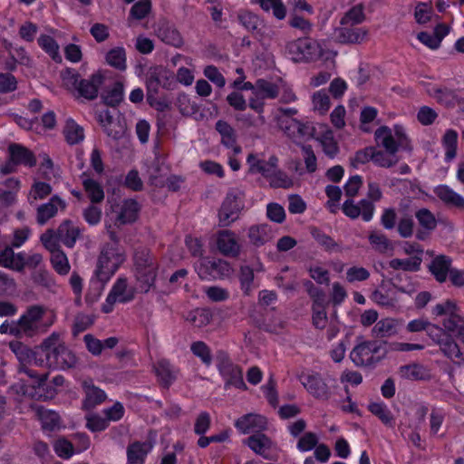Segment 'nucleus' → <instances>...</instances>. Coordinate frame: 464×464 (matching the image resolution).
<instances>
[{"mask_svg": "<svg viewBox=\"0 0 464 464\" xmlns=\"http://www.w3.org/2000/svg\"><path fill=\"white\" fill-rule=\"evenodd\" d=\"M21 366L19 372L24 373L28 380H21L12 389L17 393L37 400H48L54 396L55 391L46 386L48 373H38L29 366L47 370H66L77 363L76 355L67 347L63 336L53 332L34 349L20 342L9 344Z\"/></svg>", "mask_w": 464, "mask_h": 464, "instance_id": "1", "label": "nucleus"}, {"mask_svg": "<svg viewBox=\"0 0 464 464\" xmlns=\"http://www.w3.org/2000/svg\"><path fill=\"white\" fill-rule=\"evenodd\" d=\"M105 227L111 242L105 244L102 247L97 258L93 277L91 281L99 295L104 288V285L126 261V252L118 242L115 229L108 222H106Z\"/></svg>", "mask_w": 464, "mask_h": 464, "instance_id": "2", "label": "nucleus"}, {"mask_svg": "<svg viewBox=\"0 0 464 464\" xmlns=\"http://www.w3.org/2000/svg\"><path fill=\"white\" fill-rule=\"evenodd\" d=\"M56 316L53 310L33 305L20 317V325L24 336L33 337L45 333L55 322Z\"/></svg>", "mask_w": 464, "mask_h": 464, "instance_id": "3", "label": "nucleus"}, {"mask_svg": "<svg viewBox=\"0 0 464 464\" xmlns=\"http://www.w3.org/2000/svg\"><path fill=\"white\" fill-rule=\"evenodd\" d=\"M287 55L295 63L312 62L318 59L328 60L335 55L314 39L301 38L286 44Z\"/></svg>", "mask_w": 464, "mask_h": 464, "instance_id": "4", "label": "nucleus"}, {"mask_svg": "<svg viewBox=\"0 0 464 464\" xmlns=\"http://www.w3.org/2000/svg\"><path fill=\"white\" fill-rule=\"evenodd\" d=\"M158 272V264L150 252L138 253L135 256V278L137 287L147 293L154 285Z\"/></svg>", "mask_w": 464, "mask_h": 464, "instance_id": "5", "label": "nucleus"}, {"mask_svg": "<svg viewBox=\"0 0 464 464\" xmlns=\"http://www.w3.org/2000/svg\"><path fill=\"white\" fill-rule=\"evenodd\" d=\"M376 143L387 151L397 153L400 148L408 144V136L402 125L382 126L374 133Z\"/></svg>", "mask_w": 464, "mask_h": 464, "instance_id": "6", "label": "nucleus"}, {"mask_svg": "<svg viewBox=\"0 0 464 464\" xmlns=\"http://www.w3.org/2000/svg\"><path fill=\"white\" fill-rule=\"evenodd\" d=\"M299 380L309 394L321 401L330 399L333 386L330 382H335L334 379H324L317 372H303L299 376Z\"/></svg>", "mask_w": 464, "mask_h": 464, "instance_id": "7", "label": "nucleus"}, {"mask_svg": "<svg viewBox=\"0 0 464 464\" xmlns=\"http://www.w3.org/2000/svg\"><path fill=\"white\" fill-rule=\"evenodd\" d=\"M428 335L440 347L445 357L453 363L460 365L464 362V356L459 345L442 331L441 327L432 326L428 331Z\"/></svg>", "mask_w": 464, "mask_h": 464, "instance_id": "8", "label": "nucleus"}, {"mask_svg": "<svg viewBox=\"0 0 464 464\" xmlns=\"http://www.w3.org/2000/svg\"><path fill=\"white\" fill-rule=\"evenodd\" d=\"M135 294V287L129 284L126 277L120 276L113 284L102 309L104 313H111L115 303H128L134 299Z\"/></svg>", "mask_w": 464, "mask_h": 464, "instance_id": "9", "label": "nucleus"}, {"mask_svg": "<svg viewBox=\"0 0 464 464\" xmlns=\"http://www.w3.org/2000/svg\"><path fill=\"white\" fill-rule=\"evenodd\" d=\"M195 271L203 280H215L228 277L232 274L230 265L224 260L202 258L194 266Z\"/></svg>", "mask_w": 464, "mask_h": 464, "instance_id": "10", "label": "nucleus"}, {"mask_svg": "<svg viewBox=\"0 0 464 464\" xmlns=\"http://www.w3.org/2000/svg\"><path fill=\"white\" fill-rule=\"evenodd\" d=\"M304 286L313 299V324L318 329H324L326 327L328 323V317L325 310L327 303L325 295L321 289L315 287L311 281L307 280L304 283Z\"/></svg>", "mask_w": 464, "mask_h": 464, "instance_id": "11", "label": "nucleus"}, {"mask_svg": "<svg viewBox=\"0 0 464 464\" xmlns=\"http://www.w3.org/2000/svg\"><path fill=\"white\" fill-rule=\"evenodd\" d=\"M279 94V86L273 82L264 79L256 81V94L252 96L248 101L249 107L261 114L264 112L266 99H275Z\"/></svg>", "mask_w": 464, "mask_h": 464, "instance_id": "12", "label": "nucleus"}, {"mask_svg": "<svg viewBox=\"0 0 464 464\" xmlns=\"http://www.w3.org/2000/svg\"><path fill=\"white\" fill-rule=\"evenodd\" d=\"M244 208L243 197L240 192H230L227 195L218 213L221 226L227 227L238 218Z\"/></svg>", "mask_w": 464, "mask_h": 464, "instance_id": "13", "label": "nucleus"}, {"mask_svg": "<svg viewBox=\"0 0 464 464\" xmlns=\"http://www.w3.org/2000/svg\"><path fill=\"white\" fill-rule=\"evenodd\" d=\"M356 159L361 162L372 160L376 165L389 168L397 162L396 153L379 150L373 147H368L356 154Z\"/></svg>", "mask_w": 464, "mask_h": 464, "instance_id": "14", "label": "nucleus"}, {"mask_svg": "<svg viewBox=\"0 0 464 464\" xmlns=\"http://www.w3.org/2000/svg\"><path fill=\"white\" fill-rule=\"evenodd\" d=\"M398 291L405 292L402 288L396 289L395 285L382 281L379 288L371 295V300L383 307H393L398 302Z\"/></svg>", "mask_w": 464, "mask_h": 464, "instance_id": "15", "label": "nucleus"}, {"mask_svg": "<svg viewBox=\"0 0 464 464\" xmlns=\"http://www.w3.org/2000/svg\"><path fill=\"white\" fill-rule=\"evenodd\" d=\"M379 351L375 343L363 342L356 345L350 353V358L357 366H367L374 362V355Z\"/></svg>", "mask_w": 464, "mask_h": 464, "instance_id": "16", "label": "nucleus"}, {"mask_svg": "<svg viewBox=\"0 0 464 464\" xmlns=\"http://www.w3.org/2000/svg\"><path fill=\"white\" fill-rule=\"evenodd\" d=\"M235 426L240 433L249 434L256 432V434L266 429V419L259 414L248 413L238 418Z\"/></svg>", "mask_w": 464, "mask_h": 464, "instance_id": "17", "label": "nucleus"}, {"mask_svg": "<svg viewBox=\"0 0 464 464\" xmlns=\"http://www.w3.org/2000/svg\"><path fill=\"white\" fill-rule=\"evenodd\" d=\"M276 121L279 128L295 140H298L310 133L309 126L294 117L277 118Z\"/></svg>", "mask_w": 464, "mask_h": 464, "instance_id": "18", "label": "nucleus"}, {"mask_svg": "<svg viewBox=\"0 0 464 464\" xmlns=\"http://www.w3.org/2000/svg\"><path fill=\"white\" fill-rule=\"evenodd\" d=\"M343 211L351 218L362 216L364 221L369 222L373 217L374 205L367 199H362L358 204L353 200H346L343 205Z\"/></svg>", "mask_w": 464, "mask_h": 464, "instance_id": "19", "label": "nucleus"}, {"mask_svg": "<svg viewBox=\"0 0 464 464\" xmlns=\"http://www.w3.org/2000/svg\"><path fill=\"white\" fill-rule=\"evenodd\" d=\"M367 36V29L354 25H341L334 30L335 39L342 44H361Z\"/></svg>", "mask_w": 464, "mask_h": 464, "instance_id": "20", "label": "nucleus"}, {"mask_svg": "<svg viewBox=\"0 0 464 464\" xmlns=\"http://www.w3.org/2000/svg\"><path fill=\"white\" fill-rule=\"evenodd\" d=\"M116 214V222L120 225L134 222L140 211V206L133 199L123 200L112 207Z\"/></svg>", "mask_w": 464, "mask_h": 464, "instance_id": "21", "label": "nucleus"}, {"mask_svg": "<svg viewBox=\"0 0 464 464\" xmlns=\"http://www.w3.org/2000/svg\"><path fill=\"white\" fill-rule=\"evenodd\" d=\"M215 242L218 251L225 256H235L239 253L240 245L236 234L230 230L217 233Z\"/></svg>", "mask_w": 464, "mask_h": 464, "instance_id": "22", "label": "nucleus"}, {"mask_svg": "<svg viewBox=\"0 0 464 464\" xmlns=\"http://www.w3.org/2000/svg\"><path fill=\"white\" fill-rule=\"evenodd\" d=\"M218 370L226 381V386H234L241 390L246 389L240 367L226 361L218 365Z\"/></svg>", "mask_w": 464, "mask_h": 464, "instance_id": "23", "label": "nucleus"}, {"mask_svg": "<svg viewBox=\"0 0 464 464\" xmlns=\"http://www.w3.org/2000/svg\"><path fill=\"white\" fill-rule=\"evenodd\" d=\"M246 162L251 173H259L266 178L268 175L273 174L275 168L277 167L278 160L276 156H270L267 160H265L258 154H249Z\"/></svg>", "mask_w": 464, "mask_h": 464, "instance_id": "24", "label": "nucleus"}, {"mask_svg": "<svg viewBox=\"0 0 464 464\" xmlns=\"http://www.w3.org/2000/svg\"><path fill=\"white\" fill-rule=\"evenodd\" d=\"M314 131L316 140L321 144L325 155L330 158L335 157L339 150L333 130L327 125L321 124L314 129Z\"/></svg>", "mask_w": 464, "mask_h": 464, "instance_id": "25", "label": "nucleus"}, {"mask_svg": "<svg viewBox=\"0 0 464 464\" xmlns=\"http://www.w3.org/2000/svg\"><path fill=\"white\" fill-rule=\"evenodd\" d=\"M0 266L22 272L24 269V252L14 253L12 247L0 250Z\"/></svg>", "mask_w": 464, "mask_h": 464, "instance_id": "26", "label": "nucleus"}, {"mask_svg": "<svg viewBox=\"0 0 464 464\" xmlns=\"http://www.w3.org/2000/svg\"><path fill=\"white\" fill-rule=\"evenodd\" d=\"M247 236L252 245L260 246L274 238L275 230L268 224L253 225L248 228Z\"/></svg>", "mask_w": 464, "mask_h": 464, "instance_id": "27", "label": "nucleus"}, {"mask_svg": "<svg viewBox=\"0 0 464 464\" xmlns=\"http://www.w3.org/2000/svg\"><path fill=\"white\" fill-rule=\"evenodd\" d=\"M65 202L57 196L52 197L49 202L41 205L37 208V222L40 225L45 224L50 218H53L59 210L65 208Z\"/></svg>", "mask_w": 464, "mask_h": 464, "instance_id": "28", "label": "nucleus"}, {"mask_svg": "<svg viewBox=\"0 0 464 464\" xmlns=\"http://www.w3.org/2000/svg\"><path fill=\"white\" fill-rule=\"evenodd\" d=\"M80 235V227L69 220L63 222L57 229L58 240L67 247H73Z\"/></svg>", "mask_w": 464, "mask_h": 464, "instance_id": "29", "label": "nucleus"}, {"mask_svg": "<svg viewBox=\"0 0 464 464\" xmlns=\"http://www.w3.org/2000/svg\"><path fill=\"white\" fill-rule=\"evenodd\" d=\"M216 130L221 136V143L227 149L232 150L234 155L241 153V147L237 144L234 129L226 121H218L216 123Z\"/></svg>", "mask_w": 464, "mask_h": 464, "instance_id": "30", "label": "nucleus"}, {"mask_svg": "<svg viewBox=\"0 0 464 464\" xmlns=\"http://www.w3.org/2000/svg\"><path fill=\"white\" fill-rule=\"evenodd\" d=\"M9 157L16 163V165H24L33 167L36 164L34 153L25 147L13 143L8 147Z\"/></svg>", "mask_w": 464, "mask_h": 464, "instance_id": "31", "label": "nucleus"}, {"mask_svg": "<svg viewBox=\"0 0 464 464\" xmlns=\"http://www.w3.org/2000/svg\"><path fill=\"white\" fill-rule=\"evenodd\" d=\"M256 454L261 455L264 458L268 457V451L273 448L272 440L263 433H257L250 436L244 440Z\"/></svg>", "mask_w": 464, "mask_h": 464, "instance_id": "32", "label": "nucleus"}, {"mask_svg": "<svg viewBox=\"0 0 464 464\" xmlns=\"http://www.w3.org/2000/svg\"><path fill=\"white\" fill-rule=\"evenodd\" d=\"M179 59H183L186 64L189 67H179L176 72V79L180 84L184 86H190L195 81V66L193 64V60L189 57H182L181 55H177L173 58V63L177 64Z\"/></svg>", "mask_w": 464, "mask_h": 464, "instance_id": "33", "label": "nucleus"}, {"mask_svg": "<svg viewBox=\"0 0 464 464\" xmlns=\"http://www.w3.org/2000/svg\"><path fill=\"white\" fill-rule=\"evenodd\" d=\"M451 260L450 257L440 255L436 256L430 265V271L440 283L445 282L450 269Z\"/></svg>", "mask_w": 464, "mask_h": 464, "instance_id": "34", "label": "nucleus"}, {"mask_svg": "<svg viewBox=\"0 0 464 464\" xmlns=\"http://www.w3.org/2000/svg\"><path fill=\"white\" fill-rule=\"evenodd\" d=\"M83 390L85 392V399L82 405L86 410L94 408L106 399L105 392L91 382H84Z\"/></svg>", "mask_w": 464, "mask_h": 464, "instance_id": "35", "label": "nucleus"}, {"mask_svg": "<svg viewBox=\"0 0 464 464\" xmlns=\"http://www.w3.org/2000/svg\"><path fill=\"white\" fill-rule=\"evenodd\" d=\"M442 325L443 328L441 329L445 334H452L459 341L464 343V318L459 314L458 312L445 318L442 321Z\"/></svg>", "mask_w": 464, "mask_h": 464, "instance_id": "36", "label": "nucleus"}, {"mask_svg": "<svg viewBox=\"0 0 464 464\" xmlns=\"http://www.w3.org/2000/svg\"><path fill=\"white\" fill-rule=\"evenodd\" d=\"M56 31L51 29L49 34H42L38 38V44L53 60L60 62L62 57L59 52V45L53 37Z\"/></svg>", "mask_w": 464, "mask_h": 464, "instance_id": "37", "label": "nucleus"}, {"mask_svg": "<svg viewBox=\"0 0 464 464\" xmlns=\"http://www.w3.org/2000/svg\"><path fill=\"white\" fill-rule=\"evenodd\" d=\"M102 82L100 75H92L89 79H81L77 87V92L80 96L89 100H92L98 95V88Z\"/></svg>", "mask_w": 464, "mask_h": 464, "instance_id": "38", "label": "nucleus"}, {"mask_svg": "<svg viewBox=\"0 0 464 464\" xmlns=\"http://www.w3.org/2000/svg\"><path fill=\"white\" fill-rule=\"evenodd\" d=\"M434 192L446 204L464 208V198L447 185L438 186Z\"/></svg>", "mask_w": 464, "mask_h": 464, "instance_id": "39", "label": "nucleus"}, {"mask_svg": "<svg viewBox=\"0 0 464 464\" xmlns=\"http://www.w3.org/2000/svg\"><path fill=\"white\" fill-rule=\"evenodd\" d=\"M34 411L44 430H53L60 426V418L55 411L40 406L36 407Z\"/></svg>", "mask_w": 464, "mask_h": 464, "instance_id": "40", "label": "nucleus"}, {"mask_svg": "<svg viewBox=\"0 0 464 464\" xmlns=\"http://www.w3.org/2000/svg\"><path fill=\"white\" fill-rule=\"evenodd\" d=\"M368 410L376 416L384 425L394 426V417L388 406L382 401H372L369 403Z\"/></svg>", "mask_w": 464, "mask_h": 464, "instance_id": "41", "label": "nucleus"}, {"mask_svg": "<svg viewBox=\"0 0 464 464\" xmlns=\"http://www.w3.org/2000/svg\"><path fill=\"white\" fill-rule=\"evenodd\" d=\"M63 135L66 141L71 144H77L83 140V129L77 124L72 119H68L63 128Z\"/></svg>", "mask_w": 464, "mask_h": 464, "instance_id": "42", "label": "nucleus"}, {"mask_svg": "<svg viewBox=\"0 0 464 464\" xmlns=\"http://www.w3.org/2000/svg\"><path fill=\"white\" fill-rule=\"evenodd\" d=\"M313 111L320 115H324L330 109L331 101L325 90L314 92L311 96Z\"/></svg>", "mask_w": 464, "mask_h": 464, "instance_id": "43", "label": "nucleus"}, {"mask_svg": "<svg viewBox=\"0 0 464 464\" xmlns=\"http://www.w3.org/2000/svg\"><path fill=\"white\" fill-rule=\"evenodd\" d=\"M422 258L419 256H413L409 258H394L389 262V266L394 270L418 271L420 267Z\"/></svg>", "mask_w": 464, "mask_h": 464, "instance_id": "44", "label": "nucleus"}, {"mask_svg": "<svg viewBox=\"0 0 464 464\" xmlns=\"http://www.w3.org/2000/svg\"><path fill=\"white\" fill-rule=\"evenodd\" d=\"M106 63L117 70H126V53L123 47L111 49L105 55Z\"/></svg>", "mask_w": 464, "mask_h": 464, "instance_id": "45", "label": "nucleus"}, {"mask_svg": "<svg viewBox=\"0 0 464 464\" xmlns=\"http://www.w3.org/2000/svg\"><path fill=\"white\" fill-rule=\"evenodd\" d=\"M398 324V320L384 318L376 323L372 328V332L378 337L391 336L397 334Z\"/></svg>", "mask_w": 464, "mask_h": 464, "instance_id": "46", "label": "nucleus"}, {"mask_svg": "<svg viewBox=\"0 0 464 464\" xmlns=\"http://www.w3.org/2000/svg\"><path fill=\"white\" fill-rule=\"evenodd\" d=\"M82 185L88 198L92 203H97L103 200L104 191L99 182L88 177H83Z\"/></svg>", "mask_w": 464, "mask_h": 464, "instance_id": "47", "label": "nucleus"}, {"mask_svg": "<svg viewBox=\"0 0 464 464\" xmlns=\"http://www.w3.org/2000/svg\"><path fill=\"white\" fill-rule=\"evenodd\" d=\"M365 20L364 7L358 4L349 9L341 19V25H356Z\"/></svg>", "mask_w": 464, "mask_h": 464, "instance_id": "48", "label": "nucleus"}, {"mask_svg": "<svg viewBox=\"0 0 464 464\" xmlns=\"http://www.w3.org/2000/svg\"><path fill=\"white\" fill-rule=\"evenodd\" d=\"M458 133L454 130H448L443 138L442 145L445 150V159L450 161L457 155Z\"/></svg>", "mask_w": 464, "mask_h": 464, "instance_id": "49", "label": "nucleus"}, {"mask_svg": "<svg viewBox=\"0 0 464 464\" xmlns=\"http://www.w3.org/2000/svg\"><path fill=\"white\" fill-rule=\"evenodd\" d=\"M152 445L149 442L133 443L128 449V459L130 463L142 461L144 457L151 450Z\"/></svg>", "mask_w": 464, "mask_h": 464, "instance_id": "50", "label": "nucleus"}, {"mask_svg": "<svg viewBox=\"0 0 464 464\" xmlns=\"http://www.w3.org/2000/svg\"><path fill=\"white\" fill-rule=\"evenodd\" d=\"M159 38L164 43L173 45L175 47H180L183 44V39L178 30L172 27H160L158 32Z\"/></svg>", "mask_w": 464, "mask_h": 464, "instance_id": "51", "label": "nucleus"}, {"mask_svg": "<svg viewBox=\"0 0 464 464\" xmlns=\"http://www.w3.org/2000/svg\"><path fill=\"white\" fill-rule=\"evenodd\" d=\"M187 320L193 326L201 328L209 324L211 320V313L208 309L197 308L188 313Z\"/></svg>", "mask_w": 464, "mask_h": 464, "instance_id": "52", "label": "nucleus"}, {"mask_svg": "<svg viewBox=\"0 0 464 464\" xmlns=\"http://www.w3.org/2000/svg\"><path fill=\"white\" fill-rule=\"evenodd\" d=\"M261 8L266 12H272L273 15L283 20L286 15V9L282 0H258Z\"/></svg>", "mask_w": 464, "mask_h": 464, "instance_id": "53", "label": "nucleus"}, {"mask_svg": "<svg viewBox=\"0 0 464 464\" xmlns=\"http://www.w3.org/2000/svg\"><path fill=\"white\" fill-rule=\"evenodd\" d=\"M155 372L164 385H169L175 379V371L166 360H160L156 363Z\"/></svg>", "mask_w": 464, "mask_h": 464, "instance_id": "54", "label": "nucleus"}, {"mask_svg": "<svg viewBox=\"0 0 464 464\" xmlns=\"http://www.w3.org/2000/svg\"><path fill=\"white\" fill-rule=\"evenodd\" d=\"M124 97V85L122 82H116L107 91L103 96L104 102L110 106L118 105Z\"/></svg>", "mask_w": 464, "mask_h": 464, "instance_id": "55", "label": "nucleus"}, {"mask_svg": "<svg viewBox=\"0 0 464 464\" xmlns=\"http://www.w3.org/2000/svg\"><path fill=\"white\" fill-rule=\"evenodd\" d=\"M52 192V188L48 183L36 181L33 184L29 195L28 201L33 204L36 200L43 199L49 196Z\"/></svg>", "mask_w": 464, "mask_h": 464, "instance_id": "56", "label": "nucleus"}, {"mask_svg": "<svg viewBox=\"0 0 464 464\" xmlns=\"http://www.w3.org/2000/svg\"><path fill=\"white\" fill-rule=\"evenodd\" d=\"M429 94L436 99L438 102L442 103L446 106H451L456 102L455 93L449 89H440L432 87L428 90Z\"/></svg>", "mask_w": 464, "mask_h": 464, "instance_id": "57", "label": "nucleus"}, {"mask_svg": "<svg viewBox=\"0 0 464 464\" xmlns=\"http://www.w3.org/2000/svg\"><path fill=\"white\" fill-rule=\"evenodd\" d=\"M51 254V262L55 271L60 275H67L70 271V264L66 255L60 249Z\"/></svg>", "mask_w": 464, "mask_h": 464, "instance_id": "58", "label": "nucleus"}, {"mask_svg": "<svg viewBox=\"0 0 464 464\" xmlns=\"http://www.w3.org/2000/svg\"><path fill=\"white\" fill-rule=\"evenodd\" d=\"M420 226L427 232L433 230L437 226V220L433 214L427 208H421L415 214Z\"/></svg>", "mask_w": 464, "mask_h": 464, "instance_id": "59", "label": "nucleus"}, {"mask_svg": "<svg viewBox=\"0 0 464 464\" xmlns=\"http://www.w3.org/2000/svg\"><path fill=\"white\" fill-rule=\"evenodd\" d=\"M168 72L164 68H155L152 72H150L146 85L148 92H157L160 84L161 83V78L167 75Z\"/></svg>", "mask_w": 464, "mask_h": 464, "instance_id": "60", "label": "nucleus"}, {"mask_svg": "<svg viewBox=\"0 0 464 464\" xmlns=\"http://www.w3.org/2000/svg\"><path fill=\"white\" fill-rule=\"evenodd\" d=\"M55 453L63 459H70L75 452L73 445L71 441L64 438L58 439L53 444Z\"/></svg>", "mask_w": 464, "mask_h": 464, "instance_id": "61", "label": "nucleus"}, {"mask_svg": "<svg viewBox=\"0 0 464 464\" xmlns=\"http://www.w3.org/2000/svg\"><path fill=\"white\" fill-rule=\"evenodd\" d=\"M266 179L269 180L270 185L276 188H290L293 184L291 179L284 172L275 168L272 175H268Z\"/></svg>", "mask_w": 464, "mask_h": 464, "instance_id": "62", "label": "nucleus"}, {"mask_svg": "<svg viewBox=\"0 0 464 464\" xmlns=\"http://www.w3.org/2000/svg\"><path fill=\"white\" fill-rule=\"evenodd\" d=\"M318 437L314 432L304 433L297 442V450L301 452H307L314 450L318 445Z\"/></svg>", "mask_w": 464, "mask_h": 464, "instance_id": "63", "label": "nucleus"}, {"mask_svg": "<svg viewBox=\"0 0 464 464\" xmlns=\"http://www.w3.org/2000/svg\"><path fill=\"white\" fill-rule=\"evenodd\" d=\"M370 277V272L362 267L353 266L346 270V280L349 283L365 281Z\"/></svg>", "mask_w": 464, "mask_h": 464, "instance_id": "64", "label": "nucleus"}]
</instances>
